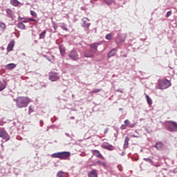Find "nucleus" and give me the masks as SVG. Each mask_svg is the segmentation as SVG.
<instances>
[{
  "mask_svg": "<svg viewBox=\"0 0 177 177\" xmlns=\"http://www.w3.org/2000/svg\"><path fill=\"white\" fill-rule=\"evenodd\" d=\"M133 136V138H136L135 136Z\"/></svg>",
  "mask_w": 177,
  "mask_h": 177,
  "instance_id": "obj_42",
  "label": "nucleus"
},
{
  "mask_svg": "<svg viewBox=\"0 0 177 177\" xmlns=\"http://www.w3.org/2000/svg\"><path fill=\"white\" fill-rule=\"evenodd\" d=\"M68 57L71 58V60L74 62H77L80 59V55H78V52L75 50H72L69 54Z\"/></svg>",
  "mask_w": 177,
  "mask_h": 177,
  "instance_id": "obj_5",
  "label": "nucleus"
},
{
  "mask_svg": "<svg viewBox=\"0 0 177 177\" xmlns=\"http://www.w3.org/2000/svg\"><path fill=\"white\" fill-rule=\"evenodd\" d=\"M82 21L84 27L88 28L91 26V23H89V19H88V18H84Z\"/></svg>",
  "mask_w": 177,
  "mask_h": 177,
  "instance_id": "obj_15",
  "label": "nucleus"
},
{
  "mask_svg": "<svg viewBox=\"0 0 177 177\" xmlns=\"http://www.w3.org/2000/svg\"><path fill=\"white\" fill-rule=\"evenodd\" d=\"M171 15H172V11H169L167 12L165 17L168 18Z\"/></svg>",
  "mask_w": 177,
  "mask_h": 177,
  "instance_id": "obj_35",
  "label": "nucleus"
},
{
  "mask_svg": "<svg viewBox=\"0 0 177 177\" xmlns=\"http://www.w3.org/2000/svg\"><path fill=\"white\" fill-rule=\"evenodd\" d=\"M70 156V152H57L51 155L52 158H59V160H67V158Z\"/></svg>",
  "mask_w": 177,
  "mask_h": 177,
  "instance_id": "obj_2",
  "label": "nucleus"
},
{
  "mask_svg": "<svg viewBox=\"0 0 177 177\" xmlns=\"http://www.w3.org/2000/svg\"><path fill=\"white\" fill-rule=\"evenodd\" d=\"M115 53H117V49L113 48L109 53H108V59H110V57H113V56L115 55Z\"/></svg>",
  "mask_w": 177,
  "mask_h": 177,
  "instance_id": "obj_13",
  "label": "nucleus"
},
{
  "mask_svg": "<svg viewBox=\"0 0 177 177\" xmlns=\"http://www.w3.org/2000/svg\"><path fill=\"white\" fill-rule=\"evenodd\" d=\"M46 35V30H44L40 35H39V39H44L45 38V36Z\"/></svg>",
  "mask_w": 177,
  "mask_h": 177,
  "instance_id": "obj_22",
  "label": "nucleus"
},
{
  "mask_svg": "<svg viewBox=\"0 0 177 177\" xmlns=\"http://www.w3.org/2000/svg\"><path fill=\"white\" fill-rule=\"evenodd\" d=\"M105 38H106V39H108V41H110L113 38V34H111V33L107 34L106 35Z\"/></svg>",
  "mask_w": 177,
  "mask_h": 177,
  "instance_id": "obj_27",
  "label": "nucleus"
},
{
  "mask_svg": "<svg viewBox=\"0 0 177 177\" xmlns=\"http://www.w3.org/2000/svg\"><path fill=\"white\" fill-rule=\"evenodd\" d=\"M1 26L2 27H5V24H1Z\"/></svg>",
  "mask_w": 177,
  "mask_h": 177,
  "instance_id": "obj_40",
  "label": "nucleus"
},
{
  "mask_svg": "<svg viewBox=\"0 0 177 177\" xmlns=\"http://www.w3.org/2000/svg\"><path fill=\"white\" fill-rule=\"evenodd\" d=\"M2 125H3V124H0V127L2 126Z\"/></svg>",
  "mask_w": 177,
  "mask_h": 177,
  "instance_id": "obj_43",
  "label": "nucleus"
},
{
  "mask_svg": "<svg viewBox=\"0 0 177 177\" xmlns=\"http://www.w3.org/2000/svg\"><path fill=\"white\" fill-rule=\"evenodd\" d=\"M108 146H109V145H106L103 144V145H101V147H102V149H106L107 147H108Z\"/></svg>",
  "mask_w": 177,
  "mask_h": 177,
  "instance_id": "obj_36",
  "label": "nucleus"
},
{
  "mask_svg": "<svg viewBox=\"0 0 177 177\" xmlns=\"http://www.w3.org/2000/svg\"><path fill=\"white\" fill-rule=\"evenodd\" d=\"M171 86V82L167 79L158 80V89H167Z\"/></svg>",
  "mask_w": 177,
  "mask_h": 177,
  "instance_id": "obj_3",
  "label": "nucleus"
},
{
  "mask_svg": "<svg viewBox=\"0 0 177 177\" xmlns=\"http://www.w3.org/2000/svg\"><path fill=\"white\" fill-rule=\"evenodd\" d=\"M106 5H111V3H114V0H104Z\"/></svg>",
  "mask_w": 177,
  "mask_h": 177,
  "instance_id": "obj_28",
  "label": "nucleus"
},
{
  "mask_svg": "<svg viewBox=\"0 0 177 177\" xmlns=\"http://www.w3.org/2000/svg\"><path fill=\"white\" fill-rule=\"evenodd\" d=\"M59 51H60L62 56H64V55L66 53V50L64 49V48L59 46Z\"/></svg>",
  "mask_w": 177,
  "mask_h": 177,
  "instance_id": "obj_25",
  "label": "nucleus"
},
{
  "mask_svg": "<svg viewBox=\"0 0 177 177\" xmlns=\"http://www.w3.org/2000/svg\"><path fill=\"white\" fill-rule=\"evenodd\" d=\"M0 138H2V139H4L6 142H8L9 139H10V137H9V134H8V132L5 131L3 129H0Z\"/></svg>",
  "mask_w": 177,
  "mask_h": 177,
  "instance_id": "obj_6",
  "label": "nucleus"
},
{
  "mask_svg": "<svg viewBox=\"0 0 177 177\" xmlns=\"http://www.w3.org/2000/svg\"><path fill=\"white\" fill-rule=\"evenodd\" d=\"M6 68L7 70H13V68H16V64H8L6 66Z\"/></svg>",
  "mask_w": 177,
  "mask_h": 177,
  "instance_id": "obj_18",
  "label": "nucleus"
},
{
  "mask_svg": "<svg viewBox=\"0 0 177 177\" xmlns=\"http://www.w3.org/2000/svg\"><path fill=\"white\" fill-rule=\"evenodd\" d=\"M22 23H28V19H25L24 21H22Z\"/></svg>",
  "mask_w": 177,
  "mask_h": 177,
  "instance_id": "obj_39",
  "label": "nucleus"
},
{
  "mask_svg": "<svg viewBox=\"0 0 177 177\" xmlns=\"http://www.w3.org/2000/svg\"><path fill=\"white\" fill-rule=\"evenodd\" d=\"M93 156H95V157H97V158H101V160H104V157L102 153H100V151L97 149H94L92 151Z\"/></svg>",
  "mask_w": 177,
  "mask_h": 177,
  "instance_id": "obj_8",
  "label": "nucleus"
},
{
  "mask_svg": "<svg viewBox=\"0 0 177 177\" xmlns=\"http://www.w3.org/2000/svg\"><path fill=\"white\" fill-rule=\"evenodd\" d=\"M34 111V109H32V105H30L29 106V114H31Z\"/></svg>",
  "mask_w": 177,
  "mask_h": 177,
  "instance_id": "obj_34",
  "label": "nucleus"
},
{
  "mask_svg": "<svg viewBox=\"0 0 177 177\" xmlns=\"http://www.w3.org/2000/svg\"><path fill=\"white\" fill-rule=\"evenodd\" d=\"M18 28H20L21 30H26V25L23 24V22H19L17 25Z\"/></svg>",
  "mask_w": 177,
  "mask_h": 177,
  "instance_id": "obj_21",
  "label": "nucleus"
},
{
  "mask_svg": "<svg viewBox=\"0 0 177 177\" xmlns=\"http://www.w3.org/2000/svg\"><path fill=\"white\" fill-rule=\"evenodd\" d=\"M6 12H7V14L9 15V16H12V15H13V12L10 9H7Z\"/></svg>",
  "mask_w": 177,
  "mask_h": 177,
  "instance_id": "obj_32",
  "label": "nucleus"
},
{
  "mask_svg": "<svg viewBox=\"0 0 177 177\" xmlns=\"http://www.w3.org/2000/svg\"><path fill=\"white\" fill-rule=\"evenodd\" d=\"M30 15H31V16H33V17H37V12H35V11H32V10L30 11Z\"/></svg>",
  "mask_w": 177,
  "mask_h": 177,
  "instance_id": "obj_31",
  "label": "nucleus"
},
{
  "mask_svg": "<svg viewBox=\"0 0 177 177\" xmlns=\"http://www.w3.org/2000/svg\"><path fill=\"white\" fill-rule=\"evenodd\" d=\"M5 88H6V82H0V91H3V89H5Z\"/></svg>",
  "mask_w": 177,
  "mask_h": 177,
  "instance_id": "obj_20",
  "label": "nucleus"
},
{
  "mask_svg": "<svg viewBox=\"0 0 177 177\" xmlns=\"http://www.w3.org/2000/svg\"><path fill=\"white\" fill-rule=\"evenodd\" d=\"M10 3L12 6H19L20 5V2L17 0H11Z\"/></svg>",
  "mask_w": 177,
  "mask_h": 177,
  "instance_id": "obj_19",
  "label": "nucleus"
},
{
  "mask_svg": "<svg viewBox=\"0 0 177 177\" xmlns=\"http://www.w3.org/2000/svg\"><path fill=\"white\" fill-rule=\"evenodd\" d=\"M14 102H16V106L18 109H24L31 103V99L26 96H19L15 99Z\"/></svg>",
  "mask_w": 177,
  "mask_h": 177,
  "instance_id": "obj_1",
  "label": "nucleus"
},
{
  "mask_svg": "<svg viewBox=\"0 0 177 177\" xmlns=\"http://www.w3.org/2000/svg\"><path fill=\"white\" fill-rule=\"evenodd\" d=\"M164 147V145H162V142H158L156 144L155 147L157 149V150H162V147Z\"/></svg>",
  "mask_w": 177,
  "mask_h": 177,
  "instance_id": "obj_17",
  "label": "nucleus"
},
{
  "mask_svg": "<svg viewBox=\"0 0 177 177\" xmlns=\"http://www.w3.org/2000/svg\"><path fill=\"white\" fill-rule=\"evenodd\" d=\"M124 124H126V127H128L129 128H134L135 124H131V121L129 120H124Z\"/></svg>",
  "mask_w": 177,
  "mask_h": 177,
  "instance_id": "obj_16",
  "label": "nucleus"
},
{
  "mask_svg": "<svg viewBox=\"0 0 177 177\" xmlns=\"http://www.w3.org/2000/svg\"><path fill=\"white\" fill-rule=\"evenodd\" d=\"M15 46V40H12L10 41V43L8 45L7 50L8 52H11V50H13V48Z\"/></svg>",
  "mask_w": 177,
  "mask_h": 177,
  "instance_id": "obj_10",
  "label": "nucleus"
},
{
  "mask_svg": "<svg viewBox=\"0 0 177 177\" xmlns=\"http://www.w3.org/2000/svg\"><path fill=\"white\" fill-rule=\"evenodd\" d=\"M100 91H102V88H97V89H95V90H93L91 91V93H99V92H100Z\"/></svg>",
  "mask_w": 177,
  "mask_h": 177,
  "instance_id": "obj_29",
  "label": "nucleus"
},
{
  "mask_svg": "<svg viewBox=\"0 0 177 177\" xmlns=\"http://www.w3.org/2000/svg\"><path fill=\"white\" fill-rule=\"evenodd\" d=\"M28 21H37L32 18H29L28 19Z\"/></svg>",
  "mask_w": 177,
  "mask_h": 177,
  "instance_id": "obj_37",
  "label": "nucleus"
},
{
  "mask_svg": "<svg viewBox=\"0 0 177 177\" xmlns=\"http://www.w3.org/2000/svg\"><path fill=\"white\" fill-rule=\"evenodd\" d=\"M39 123H40L41 127H42V125H44V121L40 120Z\"/></svg>",
  "mask_w": 177,
  "mask_h": 177,
  "instance_id": "obj_38",
  "label": "nucleus"
},
{
  "mask_svg": "<svg viewBox=\"0 0 177 177\" xmlns=\"http://www.w3.org/2000/svg\"><path fill=\"white\" fill-rule=\"evenodd\" d=\"M120 129H122V131H124V129H127V124H122L120 126Z\"/></svg>",
  "mask_w": 177,
  "mask_h": 177,
  "instance_id": "obj_33",
  "label": "nucleus"
},
{
  "mask_svg": "<svg viewBox=\"0 0 177 177\" xmlns=\"http://www.w3.org/2000/svg\"><path fill=\"white\" fill-rule=\"evenodd\" d=\"M97 164L99 165H102V167H106V163L104 162H102L100 160H97V162H95V163L94 164V165H97Z\"/></svg>",
  "mask_w": 177,
  "mask_h": 177,
  "instance_id": "obj_23",
  "label": "nucleus"
},
{
  "mask_svg": "<svg viewBox=\"0 0 177 177\" xmlns=\"http://www.w3.org/2000/svg\"><path fill=\"white\" fill-rule=\"evenodd\" d=\"M97 46H99V44L97 43H92L91 44H90L91 49L94 50L95 52H97Z\"/></svg>",
  "mask_w": 177,
  "mask_h": 177,
  "instance_id": "obj_12",
  "label": "nucleus"
},
{
  "mask_svg": "<svg viewBox=\"0 0 177 177\" xmlns=\"http://www.w3.org/2000/svg\"><path fill=\"white\" fill-rule=\"evenodd\" d=\"M146 99H147L148 104L149 106H151V104H153V101L150 99V97H149V95H146Z\"/></svg>",
  "mask_w": 177,
  "mask_h": 177,
  "instance_id": "obj_24",
  "label": "nucleus"
},
{
  "mask_svg": "<svg viewBox=\"0 0 177 177\" xmlns=\"http://www.w3.org/2000/svg\"><path fill=\"white\" fill-rule=\"evenodd\" d=\"M49 80L53 82L57 81V80H59V76L57 75V73H51L49 76Z\"/></svg>",
  "mask_w": 177,
  "mask_h": 177,
  "instance_id": "obj_9",
  "label": "nucleus"
},
{
  "mask_svg": "<svg viewBox=\"0 0 177 177\" xmlns=\"http://www.w3.org/2000/svg\"><path fill=\"white\" fill-rule=\"evenodd\" d=\"M96 53V51L93 50H86V51H84V57H87V58H92L93 57V56H95Z\"/></svg>",
  "mask_w": 177,
  "mask_h": 177,
  "instance_id": "obj_7",
  "label": "nucleus"
},
{
  "mask_svg": "<svg viewBox=\"0 0 177 177\" xmlns=\"http://www.w3.org/2000/svg\"><path fill=\"white\" fill-rule=\"evenodd\" d=\"M166 127L170 132H177V123L172 121L166 122Z\"/></svg>",
  "mask_w": 177,
  "mask_h": 177,
  "instance_id": "obj_4",
  "label": "nucleus"
},
{
  "mask_svg": "<svg viewBox=\"0 0 177 177\" xmlns=\"http://www.w3.org/2000/svg\"><path fill=\"white\" fill-rule=\"evenodd\" d=\"M88 177H97V171L96 169H93L88 173Z\"/></svg>",
  "mask_w": 177,
  "mask_h": 177,
  "instance_id": "obj_11",
  "label": "nucleus"
},
{
  "mask_svg": "<svg viewBox=\"0 0 177 177\" xmlns=\"http://www.w3.org/2000/svg\"><path fill=\"white\" fill-rule=\"evenodd\" d=\"M64 175H66V173L60 171H58V173L57 174V177H64Z\"/></svg>",
  "mask_w": 177,
  "mask_h": 177,
  "instance_id": "obj_26",
  "label": "nucleus"
},
{
  "mask_svg": "<svg viewBox=\"0 0 177 177\" xmlns=\"http://www.w3.org/2000/svg\"><path fill=\"white\" fill-rule=\"evenodd\" d=\"M129 146V137L126 136L124 139L123 147L124 149H128Z\"/></svg>",
  "mask_w": 177,
  "mask_h": 177,
  "instance_id": "obj_14",
  "label": "nucleus"
},
{
  "mask_svg": "<svg viewBox=\"0 0 177 177\" xmlns=\"http://www.w3.org/2000/svg\"><path fill=\"white\" fill-rule=\"evenodd\" d=\"M48 62H51V60L50 59H48Z\"/></svg>",
  "mask_w": 177,
  "mask_h": 177,
  "instance_id": "obj_41",
  "label": "nucleus"
},
{
  "mask_svg": "<svg viewBox=\"0 0 177 177\" xmlns=\"http://www.w3.org/2000/svg\"><path fill=\"white\" fill-rule=\"evenodd\" d=\"M19 19H21V18L19 17Z\"/></svg>",
  "mask_w": 177,
  "mask_h": 177,
  "instance_id": "obj_44",
  "label": "nucleus"
},
{
  "mask_svg": "<svg viewBox=\"0 0 177 177\" xmlns=\"http://www.w3.org/2000/svg\"><path fill=\"white\" fill-rule=\"evenodd\" d=\"M106 150H109L110 151L114 150V148L113 147V145H108V147H106Z\"/></svg>",
  "mask_w": 177,
  "mask_h": 177,
  "instance_id": "obj_30",
  "label": "nucleus"
}]
</instances>
